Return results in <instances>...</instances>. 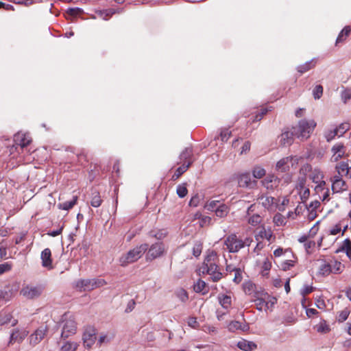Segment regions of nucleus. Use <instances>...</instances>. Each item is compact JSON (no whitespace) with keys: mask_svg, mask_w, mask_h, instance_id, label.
Returning a JSON list of instances; mask_svg holds the SVG:
<instances>
[{"mask_svg":"<svg viewBox=\"0 0 351 351\" xmlns=\"http://www.w3.org/2000/svg\"><path fill=\"white\" fill-rule=\"evenodd\" d=\"M167 234V231L166 230H160L157 232L151 231L149 235L151 237H155L158 240H161L164 239Z\"/></svg>","mask_w":351,"mask_h":351,"instance_id":"nucleus-41","label":"nucleus"},{"mask_svg":"<svg viewBox=\"0 0 351 351\" xmlns=\"http://www.w3.org/2000/svg\"><path fill=\"white\" fill-rule=\"evenodd\" d=\"M254 178L260 179L265 175V170L261 167H256L252 171Z\"/></svg>","mask_w":351,"mask_h":351,"instance_id":"nucleus-43","label":"nucleus"},{"mask_svg":"<svg viewBox=\"0 0 351 351\" xmlns=\"http://www.w3.org/2000/svg\"><path fill=\"white\" fill-rule=\"evenodd\" d=\"M175 295L182 302H186L189 299L186 291L181 288L176 291Z\"/></svg>","mask_w":351,"mask_h":351,"instance_id":"nucleus-37","label":"nucleus"},{"mask_svg":"<svg viewBox=\"0 0 351 351\" xmlns=\"http://www.w3.org/2000/svg\"><path fill=\"white\" fill-rule=\"evenodd\" d=\"M192 156V149L191 148H186L180 156V160L186 161L187 162L190 160V158Z\"/></svg>","mask_w":351,"mask_h":351,"instance_id":"nucleus-44","label":"nucleus"},{"mask_svg":"<svg viewBox=\"0 0 351 351\" xmlns=\"http://www.w3.org/2000/svg\"><path fill=\"white\" fill-rule=\"evenodd\" d=\"M333 155L332 156L331 160L332 162H337L345 154L346 150L343 143H337L334 145L331 149Z\"/></svg>","mask_w":351,"mask_h":351,"instance_id":"nucleus-20","label":"nucleus"},{"mask_svg":"<svg viewBox=\"0 0 351 351\" xmlns=\"http://www.w3.org/2000/svg\"><path fill=\"white\" fill-rule=\"evenodd\" d=\"M231 132L228 130H223L221 132L220 137L222 141H227L230 138Z\"/></svg>","mask_w":351,"mask_h":351,"instance_id":"nucleus-58","label":"nucleus"},{"mask_svg":"<svg viewBox=\"0 0 351 351\" xmlns=\"http://www.w3.org/2000/svg\"><path fill=\"white\" fill-rule=\"evenodd\" d=\"M219 204H221V203H220L219 201L217 200H211L210 202H208L205 206H204V208L205 209H206L207 210H209V211H215V210L216 209V208L217 207V206Z\"/></svg>","mask_w":351,"mask_h":351,"instance_id":"nucleus-46","label":"nucleus"},{"mask_svg":"<svg viewBox=\"0 0 351 351\" xmlns=\"http://www.w3.org/2000/svg\"><path fill=\"white\" fill-rule=\"evenodd\" d=\"M315 328L318 332L322 333H326L330 330L329 326L326 324L325 322H320L319 324L316 325Z\"/></svg>","mask_w":351,"mask_h":351,"instance_id":"nucleus-48","label":"nucleus"},{"mask_svg":"<svg viewBox=\"0 0 351 351\" xmlns=\"http://www.w3.org/2000/svg\"><path fill=\"white\" fill-rule=\"evenodd\" d=\"M148 250V245L143 243L129 250L123 254L119 258V263L122 267H125L129 264L137 261Z\"/></svg>","mask_w":351,"mask_h":351,"instance_id":"nucleus-3","label":"nucleus"},{"mask_svg":"<svg viewBox=\"0 0 351 351\" xmlns=\"http://www.w3.org/2000/svg\"><path fill=\"white\" fill-rule=\"evenodd\" d=\"M317 268V275L320 276H328L332 274V261L319 258L315 261Z\"/></svg>","mask_w":351,"mask_h":351,"instance_id":"nucleus-7","label":"nucleus"},{"mask_svg":"<svg viewBox=\"0 0 351 351\" xmlns=\"http://www.w3.org/2000/svg\"><path fill=\"white\" fill-rule=\"evenodd\" d=\"M348 186L346 182L339 176H334L332 180V190L333 193H341L346 191Z\"/></svg>","mask_w":351,"mask_h":351,"instance_id":"nucleus-19","label":"nucleus"},{"mask_svg":"<svg viewBox=\"0 0 351 351\" xmlns=\"http://www.w3.org/2000/svg\"><path fill=\"white\" fill-rule=\"evenodd\" d=\"M324 176L320 171L315 170L312 176L313 182L316 184L315 186V191L318 193L324 189L326 184L325 181L323 180Z\"/></svg>","mask_w":351,"mask_h":351,"instance_id":"nucleus-17","label":"nucleus"},{"mask_svg":"<svg viewBox=\"0 0 351 351\" xmlns=\"http://www.w3.org/2000/svg\"><path fill=\"white\" fill-rule=\"evenodd\" d=\"M113 333L101 334L98 339V343L101 346L104 343H108L114 339Z\"/></svg>","mask_w":351,"mask_h":351,"instance_id":"nucleus-36","label":"nucleus"},{"mask_svg":"<svg viewBox=\"0 0 351 351\" xmlns=\"http://www.w3.org/2000/svg\"><path fill=\"white\" fill-rule=\"evenodd\" d=\"M238 184L240 187L254 189L257 185V181L252 180L250 173H243L237 177Z\"/></svg>","mask_w":351,"mask_h":351,"instance_id":"nucleus-9","label":"nucleus"},{"mask_svg":"<svg viewBox=\"0 0 351 351\" xmlns=\"http://www.w3.org/2000/svg\"><path fill=\"white\" fill-rule=\"evenodd\" d=\"M269 295L266 293H257L256 298L254 300L256 308L258 311H266L269 308Z\"/></svg>","mask_w":351,"mask_h":351,"instance_id":"nucleus-11","label":"nucleus"},{"mask_svg":"<svg viewBox=\"0 0 351 351\" xmlns=\"http://www.w3.org/2000/svg\"><path fill=\"white\" fill-rule=\"evenodd\" d=\"M314 288L312 286L304 285L301 289L300 293L302 296L309 294L313 291Z\"/></svg>","mask_w":351,"mask_h":351,"instance_id":"nucleus-57","label":"nucleus"},{"mask_svg":"<svg viewBox=\"0 0 351 351\" xmlns=\"http://www.w3.org/2000/svg\"><path fill=\"white\" fill-rule=\"evenodd\" d=\"M250 145H251V143L250 141H246L244 143V144L243 145L242 147H241V154H245L247 153V152L250 151Z\"/></svg>","mask_w":351,"mask_h":351,"instance_id":"nucleus-63","label":"nucleus"},{"mask_svg":"<svg viewBox=\"0 0 351 351\" xmlns=\"http://www.w3.org/2000/svg\"><path fill=\"white\" fill-rule=\"evenodd\" d=\"M165 247L163 243L157 242L150 246L146 255L147 260H154L162 256L165 252Z\"/></svg>","mask_w":351,"mask_h":351,"instance_id":"nucleus-8","label":"nucleus"},{"mask_svg":"<svg viewBox=\"0 0 351 351\" xmlns=\"http://www.w3.org/2000/svg\"><path fill=\"white\" fill-rule=\"evenodd\" d=\"M351 32V27L350 26H346L339 33L337 40H336V45L343 43L344 40H346L347 37L349 36L350 33Z\"/></svg>","mask_w":351,"mask_h":351,"instance_id":"nucleus-31","label":"nucleus"},{"mask_svg":"<svg viewBox=\"0 0 351 351\" xmlns=\"http://www.w3.org/2000/svg\"><path fill=\"white\" fill-rule=\"evenodd\" d=\"M233 273H234L233 281L234 282H236L237 284L240 283L243 279L241 269L239 268H237Z\"/></svg>","mask_w":351,"mask_h":351,"instance_id":"nucleus-52","label":"nucleus"},{"mask_svg":"<svg viewBox=\"0 0 351 351\" xmlns=\"http://www.w3.org/2000/svg\"><path fill=\"white\" fill-rule=\"evenodd\" d=\"M28 332L24 329H14L10 334V341L8 344H13L14 343H21L23 339L27 336Z\"/></svg>","mask_w":351,"mask_h":351,"instance_id":"nucleus-12","label":"nucleus"},{"mask_svg":"<svg viewBox=\"0 0 351 351\" xmlns=\"http://www.w3.org/2000/svg\"><path fill=\"white\" fill-rule=\"evenodd\" d=\"M202 252V245L200 243L195 244L193 248V254L195 256H199Z\"/></svg>","mask_w":351,"mask_h":351,"instance_id":"nucleus-60","label":"nucleus"},{"mask_svg":"<svg viewBox=\"0 0 351 351\" xmlns=\"http://www.w3.org/2000/svg\"><path fill=\"white\" fill-rule=\"evenodd\" d=\"M255 285L252 282H247L244 285V290L246 293L251 294L254 290Z\"/></svg>","mask_w":351,"mask_h":351,"instance_id":"nucleus-61","label":"nucleus"},{"mask_svg":"<svg viewBox=\"0 0 351 351\" xmlns=\"http://www.w3.org/2000/svg\"><path fill=\"white\" fill-rule=\"evenodd\" d=\"M271 267V263L269 261H268L267 259L265 260L264 261L263 267H262V268H263V270L261 271L262 276H265V277L267 276L269 274V271L270 270Z\"/></svg>","mask_w":351,"mask_h":351,"instance_id":"nucleus-50","label":"nucleus"},{"mask_svg":"<svg viewBox=\"0 0 351 351\" xmlns=\"http://www.w3.org/2000/svg\"><path fill=\"white\" fill-rule=\"evenodd\" d=\"M323 93V87L321 85H317L313 91L314 98L315 99H319Z\"/></svg>","mask_w":351,"mask_h":351,"instance_id":"nucleus-54","label":"nucleus"},{"mask_svg":"<svg viewBox=\"0 0 351 351\" xmlns=\"http://www.w3.org/2000/svg\"><path fill=\"white\" fill-rule=\"evenodd\" d=\"M224 246L230 253H236L243 247V240L235 234H231L224 239Z\"/></svg>","mask_w":351,"mask_h":351,"instance_id":"nucleus-6","label":"nucleus"},{"mask_svg":"<svg viewBox=\"0 0 351 351\" xmlns=\"http://www.w3.org/2000/svg\"><path fill=\"white\" fill-rule=\"evenodd\" d=\"M341 251H345L347 256L351 258V241L349 239H346L343 242L341 246L338 249L336 252Z\"/></svg>","mask_w":351,"mask_h":351,"instance_id":"nucleus-30","label":"nucleus"},{"mask_svg":"<svg viewBox=\"0 0 351 351\" xmlns=\"http://www.w3.org/2000/svg\"><path fill=\"white\" fill-rule=\"evenodd\" d=\"M220 304L225 308H228L231 305V297L226 295L219 296Z\"/></svg>","mask_w":351,"mask_h":351,"instance_id":"nucleus-38","label":"nucleus"},{"mask_svg":"<svg viewBox=\"0 0 351 351\" xmlns=\"http://www.w3.org/2000/svg\"><path fill=\"white\" fill-rule=\"evenodd\" d=\"M273 221L278 226L285 224V218L280 213H277L274 215Z\"/></svg>","mask_w":351,"mask_h":351,"instance_id":"nucleus-49","label":"nucleus"},{"mask_svg":"<svg viewBox=\"0 0 351 351\" xmlns=\"http://www.w3.org/2000/svg\"><path fill=\"white\" fill-rule=\"evenodd\" d=\"M47 331V326H40L39 327L33 334H32L29 337V343L32 345H36L42 339H44L46 335Z\"/></svg>","mask_w":351,"mask_h":351,"instance_id":"nucleus-13","label":"nucleus"},{"mask_svg":"<svg viewBox=\"0 0 351 351\" xmlns=\"http://www.w3.org/2000/svg\"><path fill=\"white\" fill-rule=\"evenodd\" d=\"M341 98L344 103L351 100V90H345L341 93Z\"/></svg>","mask_w":351,"mask_h":351,"instance_id":"nucleus-56","label":"nucleus"},{"mask_svg":"<svg viewBox=\"0 0 351 351\" xmlns=\"http://www.w3.org/2000/svg\"><path fill=\"white\" fill-rule=\"evenodd\" d=\"M262 219V217L258 214H252L248 216L247 222L252 226H256L261 223Z\"/></svg>","mask_w":351,"mask_h":351,"instance_id":"nucleus-35","label":"nucleus"},{"mask_svg":"<svg viewBox=\"0 0 351 351\" xmlns=\"http://www.w3.org/2000/svg\"><path fill=\"white\" fill-rule=\"evenodd\" d=\"M344 268V265L338 261H332V273L341 274Z\"/></svg>","mask_w":351,"mask_h":351,"instance_id":"nucleus-39","label":"nucleus"},{"mask_svg":"<svg viewBox=\"0 0 351 351\" xmlns=\"http://www.w3.org/2000/svg\"><path fill=\"white\" fill-rule=\"evenodd\" d=\"M292 157H285L280 160L276 164V169L281 172H285L289 169V163L291 162Z\"/></svg>","mask_w":351,"mask_h":351,"instance_id":"nucleus-26","label":"nucleus"},{"mask_svg":"<svg viewBox=\"0 0 351 351\" xmlns=\"http://www.w3.org/2000/svg\"><path fill=\"white\" fill-rule=\"evenodd\" d=\"M79 344L73 341H65L61 346V351H75L77 349Z\"/></svg>","mask_w":351,"mask_h":351,"instance_id":"nucleus-34","label":"nucleus"},{"mask_svg":"<svg viewBox=\"0 0 351 351\" xmlns=\"http://www.w3.org/2000/svg\"><path fill=\"white\" fill-rule=\"evenodd\" d=\"M62 328L61 338L65 339L75 334L77 331V324L74 317L69 313H64L59 324Z\"/></svg>","mask_w":351,"mask_h":351,"instance_id":"nucleus-4","label":"nucleus"},{"mask_svg":"<svg viewBox=\"0 0 351 351\" xmlns=\"http://www.w3.org/2000/svg\"><path fill=\"white\" fill-rule=\"evenodd\" d=\"M258 203L261 204L267 210H272L274 208V204H276L274 197L262 195L258 198Z\"/></svg>","mask_w":351,"mask_h":351,"instance_id":"nucleus-21","label":"nucleus"},{"mask_svg":"<svg viewBox=\"0 0 351 351\" xmlns=\"http://www.w3.org/2000/svg\"><path fill=\"white\" fill-rule=\"evenodd\" d=\"M206 282L202 280H199L194 285V291L197 293L202 292L206 287Z\"/></svg>","mask_w":351,"mask_h":351,"instance_id":"nucleus-51","label":"nucleus"},{"mask_svg":"<svg viewBox=\"0 0 351 351\" xmlns=\"http://www.w3.org/2000/svg\"><path fill=\"white\" fill-rule=\"evenodd\" d=\"M74 287L80 292L92 291V279H79L75 282Z\"/></svg>","mask_w":351,"mask_h":351,"instance_id":"nucleus-15","label":"nucleus"},{"mask_svg":"<svg viewBox=\"0 0 351 351\" xmlns=\"http://www.w3.org/2000/svg\"><path fill=\"white\" fill-rule=\"evenodd\" d=\"M217 252L215 251L208 252L204 259L203 265L200 268V271L202 274H207L210 276L214 282L219 281L222 277V274L219 271V267L217 265Z\"/></svg>","mask_w":351,"mask_h":351,"instance_id":"nucleus-1","label":"nucleus"},{"mask_svg":"<svg viewBox=\"0 0 351 351\" xmlns=\"http://www.w3.org/2000/svg\"><path fill=\"white\" fill-rule=\"evenodd\" d=\"M82 12V10L80 8H69L67 10V14L71 16H77V14Z\"/></svg>","mask_w":351,"mask_h":351,"instance_id":"nucleus-62","label":"nucleus"},{"mask_svg":"<svg viewBox=\"0 0 351 351\" xmlns=\"http://www.w3.org/2000/svg\"><path fill=\"white\" fill-rule=\"evenodd\" d=\"M237 347L243 351H253L256 348V345L252 341L243 339L237 343Z\"/></svg>","mask_w":351,"mask_h":351,"instance_id":"nucleus-27","label":"nucleus"},{"mask_svg":"<svg viewBox=\"0 0 351 351\" xmlns=\"http://www.w3.org/2000/svg\"><path fill=\"white\" fill-rule=\"evenodd\" d=\"M102 203L100 194L97 191H93L91 193L90 204L93 207L97 208L100 206Z\"/></svg>","mask_w":351,"mask_h":351,"instance_id":"nucleus-29","label":"nucleus"},{"mask_svg":"<svg viewBox=\"0 0 351 351\" xmlns=\"http://www.w3.org/2000/svg\"><path fill=\"white\" fill-rule=\"evenodd\" d=\"M107 284L106 281L102 278H92L93 290L103 287Z\"/></svg>","mask_w":351,"mask_h":351,"instance_id":"nucleus-47","label":"nucleus"},{"mask_svg":"<svg viewBox=\"0 0 351 351\" xmlns=\"http://www.w3.org/2000/svg\"><path fill=\"white\" fill-rule=\"evenodd\" d=\"M335 169L338 173L337 176H339L340 178L344 176L348 178H351V167H349L347 162H339L336 165Z\"/></svg>","mask_w":351,"mask_h":351,"instance_id":"nucleus-22","label":"nucleus"},{"mask_svg":"<svg viewBox=\"0 0 351 351\" xmlns=\"http://www.w3.org/2000/svg\"><path fill=\"white\" fill-rule=\"evenodd\" d=\"M314 66L315 64L313 62V61H309L306 62L304 64L300 65L297 69L299 73H304Z\"/></svg>","mask_w":351,"mask_h":351,"instance_id":"nucleus-40","label":"nucleus"},{"mask_svg":"<svg viewBox=\"0 0 351 351\" xmlns=\"http://www.w3.org/2000/svg\"><path fill=\"white\" fill-rule=\"evenodd\" d=\"M250 327L249 325L245 322H240L239 321H232L228 325V329L230 332H236L237 330H241L243 332L247 331Z\"/></svg>","mask_w":351,"mask_h":351,"instance_id":"nucleus-24","label":"nucleus"},{"mask_svg":"<svg viewBox=\"0 0 351 351\" xmlns=\"http://www.w3.org/2000/svg\"><path fill=\"white\" fill-rule=\"evenodd\" d=\"M316 122L313 119L300 120L297 125L292 127L295 137L299 138L300 141L308 139L316 127Z\"/></svg>","mask_w":351,"mask_h":351,"instance_id":"nucleus-2","label":"nucleus"},{"mask_svg":"<svg viewBox=\"0 0 351 351\" xmlns=\"http://www.w3.org/2000/svg\"><path fill=\"white\" fill-rule=\"evenodd\" d=\"M40 258L43 267L48 269L52 268L51 252L49 248H45L41 252Z\"/></svg>","mask_w":351,"mask_h":351,"instance_id":"nucleus-25","label":"nucleus"},{"mask_svg":"<svg viewBox=\"0 0 351 351\" xmlns=\"http://www.w3.org/2000/svg\"><path fill=\"white\" fill-rule=\"evenodd\" d=\"M114 13H115V10L108 9V10H106L104 11H100L99 14L104 20H108V17L112 16Z\"/></svg>","mask_w":351,"mask_h":351,"instance_id":"nucleus-53","label":"nucleus"},{"mask_svg":"<svg viewBox=\"0 0 351 351\" xmlns=\"http://www.w3.org/2000/svg\"><path fill=\"white\" fill-rule=\"evenodd\" d=\"M14 142L16 145L19 146L22 149H24L30 144L32 139L28 134L18 132L14 135Z\"/></svg>","mask_w":351,"mask_h":351,"instance_id":"nucleus-14","label":"nucleus"},{"mask_svg":"<svg viewBox=\"0 0 351 351\" xmlns=\"http://www.w3.org/2000/svg\"><path fill=\"white\" fill-rule=\"evenodd\" d=\"M77 199L78 197L77 195H74L71 200L59 204L58 208L62 210H69L76 204Z\"/></svg>","mask_w":351,"mask_h":351,"instance_id":"nucleus-28","label":"nucleus"},{"mask_svg":"<svg viewBox=\"0 0 351 351\" xmlns=\"http://www.w3.org/2000/svg\"><path fill=\"white\" fill-rule=\"evenodd\" d=\"M176 193L180 197H181V198L184 197L188 193V190L186 189V184H182L178 185L177 186Z\"/></svg>","mask_w":351,"mask_h":351,"instance_id":"nucleus-45","label":"nucleus"},{"mask_svg":"<svg viewBox=\"0 0 351 351\" xmlns=\"http://www.w3.org/2000/svg\"><path fill=\"white\" fill-rule=\"evenodd\" d=\"M320 206V202L317 200L311 202L310 204L308 206V209L311 212H313Z\"/></svg>","mask_w":351,"mask_h":351,"instance_id":"nucleus-59","label":"nucleus"},{"mask_svg":"<svg viewBox=\"0 0 351 351\" xmlns=\"http://www.w3.org/2000/svg\"><path fill=\"white\" fill-rule=\"evenodd\" d=\"M350 311L347 308H346L343 311L339 312L338 315H337V321L339 322H343L344 321H346L348 319V317L350 315Z\"/></svg>","mask_w":351,"mask_h":351,"instance_id":"nucleus-42","label":"nucleus"},{"mask_svg":"<svg viewBox=\"0 0 351 351\" xmlns=\"http://www.w3.org/2000/svg\"><path fill=\"white\" fill-rule=\"evenodd\" d=\"M295 134L292 128L291 130H285L279 136V143L283 146H288L293 143Z\"/></svg>","mask_w":351,"mask_h":351,"instance_id":"nucleus-16","label":"nucleus"},{"mask_svg":"<svg viewBox=\"0 0 351 351\" xmlns=\"http://www.w3.org/2000/svg\"><path fill=\"white\" fill-rule=\"evenodd\" d=\"M255 237L256 240H258L259 238L265 239L269 242H271L274 239L271 228H266L265 226H261L259 228V230Z\"/></svg>","mask_w":351,"mask_h":351,"instance_id":"nucleus-23","label":"nucleus"},{"mask_svg":"<svg viewBox=\"0 0 351 351\" xmlns=\"http://www.w3.org/2000/svg\"><path fill=\"white\" fill-rule=\"evenodd\" d=\"M337 128V131L339 132V136H341L350 129V125L348 123H342Z\"/></svg>","mask_w":351,"mask_h":351,"instance_id":"nucleus-55","label":"nucleus"},{"mask_svg":"<svg viewBox=\"0 0 351 351\" xmlns=\"http://www.w3.org/2000/svg\"><path fill=\"white\" fill-rule=\"evenodd\" d=\"M262 184L267 190H274L277 188L279 184V180L274 175H267L263 180Z\"/></svg>","mask_w":351,"mask_h":351,"instance_id":"nucleus-18","label":"nucleus"},{"mask_svg":"<svg viewBox=\"0 0 351 351\" xmlns=\"http://www.w3.org/2000/svg\"><path fill=\"white\" fill-rule=\"evenodd\" d=\"M191 161H189L188 162H184L183 165L179 167L175 171L174 174L172 176L173 180L178 179L183 173H184L187 169L190 167L191 164Z\"/></svg>","mask_w":351,"mask_h":351,"instance_id":"nucleus-33","label":"nucleus"},{"mask_svg":"<svg viewBox=\"0 0 351 351\" xmlns=\"http://www.w3.org/2000/svg\"><path fill=\"white\" fill-rule=\"evenodd\" d=\"M44 291L42 285H27L24 286L20 293L25 298L34 300L39 298Z\"/></svg>","mask_w":351,"mask_h":351,"instance_id":"nucleus-5","label":"nucleus"},{"mask_svg":"<svg viewBox=\"0 0 351 351\" xmlns=\"http://www.w3.org/2000/svg\"><path fill=\"white\" fill-rule=\"evenodd\" d=\"M229 212V208L227 205L222 204H219L216 209L215 210V213L216 215L219 217H226Z\"/></svg>","mask_w":351,"mask_h":351,"instance_id":"nucleus-32","label":"nucleus"},{"mask_svg":"<svg viewBox=\"0 0 351 351\" xmlns=\"http://www.w3.org/2000/svg\"><path fill=\"white\" fill-rule=\"evenodd\" d=\"M82 340L84 346L88 348L92 347L96 340V330L93 327H88L84 332Z\"/></svg>","mask_w":351,"mask_h":351,"instance_id":"nucleus-10","label":"nucleus"},{"mask_svg":"<svg viewBox=\"0 0 351 351\" xmlns=\"http://www.w3.org/2000/svg\"><path fill=\"white\" fill-rule=\"evenodd\" d=\"M188 325L193 328L197 326V322L195 317H191L189 318Z\"/></svg>","mask_w":351,"mask_h":351,"instance_id":"nucleus-64","label":"nucleus"}]
</instances>
